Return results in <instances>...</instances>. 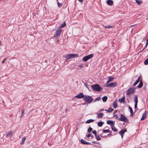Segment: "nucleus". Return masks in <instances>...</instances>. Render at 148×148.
Here are the masks:
<instances>
[{"instance_id": "nucleus-1", "label": "nucleus", "mask_w": 148, "mask_h": 148, "mask_svg": "<svg viewBox=\"0 0 148 148\" xmlns=\"http://www.w3.org/2000/svg\"><path fill=\"white\" fill-rule=\"evenodd\" d=\"M84 100L86 102L89 103H92L93 101V99L91 96L88 95H85Z\"/></svg>"}, {"instance_id": "nucleus-2", "label": "nucleus", "mask_w": 148, "mask_h": 148, "mask_svg": "<svg viewBox=\"0 0 148 148\" xmlns=\"http://www.w3.org/2000/svg\"><path fill=\"white\" fill-rule=\"evenodd\" d=\"M93 90L94 91H99L103 89V88H101L99 84H96L91 85Z\"/></svg>"}, {"instance_id": "nucleus-3", "label": "nucleus", "mask_w": 148, "mask_h": 148, "mask_svg": "<svg viewBox=\"0 0 148 148\" xmlns=\"http://www.w3.org/2000/svg\"><path fill=\"white\" fill-rule=\"evenodd\" d=\"M135 92V88H129L126 92V94L129 95L131 94H134Z\"/></svg>"}, {"instance_id": "nucleus-4", "label": "nucleus", "mask_w": 148, "mask_h": 148, "mask_svg": "<svg viewBox=\"0 0 148 148\" xmlns=\"http://www.w3.org/2000/svg\"><path fill=\"white\" fill-rule=\"evenodd\" d=\"M93 54H90L82 58V60L84 62H86L88 60L90 59L93 57Z\"/></svg>"}, {"instance_id": "nucleus-5", "label": "nucleus", "mask_w": 148, "mask_h": 148, "mask_svg": "<svg viewBox=\"0 0 148 148\" xmlns=\"http://www.w3.org/2000/svg\"><path fill=\"white\" fill-rule=\"evenodd\" d=\"M119 121L126 122L128 121V119L123 114H121L120 115V118L118 119Z\"/></svg>"}, {"instance_id": "nucleus-6", "label": "nucleus", "mask_w": 148, "mask_h": 148, "mask_svg": "<svg viewBox=\"0 0 148 148\" xmlns=\"http://www.w3.org/2000/svg\"><path fill=\"white\" fill-rule=\"evenodd\" d=\"M117 83L116 82H112L110 84H106L105 86L106 87H114L116 86Z\"/></svg>"}, {"instance_id": "nucleus-7", "label": "nucleus", "mask_w": 148, "mask_h": 148, "mask_svg": "<svg viewBox=\"0 0 148 148\" xmlns=\"http://www.w3.org/2000/svg\"><path fill=\"white\" fill-rule=\"evenodd\" d=\"M78 56V55L77 54H71L68 55L66 57V58L67 60H68L70 58L77 57Z\"/></svg>"}, {"instance_id": "nucleus-8", "label": "nucleus", "mask_w": 148, "mask_h": 148, "mask_svg": "<svg viewBox=\"0 0 148 148\" xmlns=\"http://www.w3.org/2000/svg\"><path fill=\"white\" fill-rule=\"evenodd\" d=\"M62 32V29H58L55 34L54 37H56L59 36L60 35Z\"/></svg>"}, {"instance_id": "nucleus-9", "label": "nucleus", "mask_w": 148, "mask_h": 148, "mask_svg": "<svg viewBox=\"0 0 148 148\" xmlns=\"http://www.w3.org/2000/svg\"><path fill=\"white\" fill-rule=\"evenodd\" d=\"M84 96L82 93H80L79 94H78L77 95H76L75 97L78 99H82L84 98Z\"/></svg>"}, {"instance_id": "nucleus-10", "label": "nucleus", "mask_w": 148, "mask_h": 148, "mask_svg": "<svg viewBox=\"0 0 148 148\" xmlns=\"http://www.w3.org/2000/svg\"><path fill=\"white\" fill-rule=\"evenodd\" d=\"M127 131V129H124L123 130H121L119 132V133L121 136V137L122 138H123V135Z\"/></svg>"}, {"instance_id": "nucleus-11", "label": "nucleus", "mask_w": 148, "mask_h": 148, "mask_svg": "<svg viewBox=\"0 0 148 148\" xmlns=\"http://www.w3.org/2000/svg\"><path fill=\"white\" fill-rule=\"evenodd\" d=\"M107 124L110 125L111 127L113 125H114L115 122L113 121L108 120L107 121Z\"/></svg>"}, {"instance_id": "nucleus-12", "label": "nucleus", "mask_w": 148, "mask_h": 148, "mask_svg": "<svg viewBox=\"0 0 148 148\" xmlns=\"http://www.w3.org/2000/svg\"><path fill=\"white\" fill-rule=\"evenodd\" d=\"M141 78H142V77L141 76H140L139 77H138V79L133 84V86H135L136 85L140 82V79Z\"/></svg>"}, {"instance_id": "nucleus-13", "label": "nucleus", "mask_w": 148, "mask_h": 148, "mask_svg": "<svg viewBox=\"0 0 148 148\" xmlns=\"http://www.w3.org/2000/svg\"><path fill=\"white\" fill-rule=\"evenodd\" d=\"M125 97L124 96L121 99H119L118 101L120 103H125Z\"/></svg>"}, {"instance_id": "nucleus-14", "label": "nucleus", "mask_w": 148, "mask_h": 148, "mask_svg": "<svg viewBox=\"0 0 148 148\" xmlns=\"http://www.w3.org/2000/svg\"><path fill=\"white\" fill-rule=\"evenodd\" d=\"M80 142L82 144H83L89 145L90 144L89 143H88L86 141L82 139L81 140Z\"/></svg>"}, {"instance_id": "nucleus-15", "label": "nucleus", "mask_w": 148, "mask_h": 148, "mask_svg": "<svg viewBox=\"0 0 148 148\" xmlns=\"http://www.w3.org/2000/svg\"><path fill=\"white\" fill-rule=\"evenodd\" d=\"M106 2L107 4L109 5H111L113 3V1L111 0H108Z\"/></svg>"}, {"instance_id": "nucleus-16", "label": "nucleus", "mask_w": 148, "mask_h": 148, "mask_svg": "<svg viewBox=\"0 0 148 148\" xmlns=\"http://www.w3.org/2000/svg\"><path fill=\"white\" fill-rule=\"evenodd\" d=\"M114 79V78L112 76L109 77H108V81L107 82V83H108L111 81H112Z\"/></svg>"}, {"instance_id": "nucleus-17", "label": "nucleus", "mask_w": 148, "mask_h": 148, "mask_svg": "<svg viewBox=\"0 0 148 148\" xmlns=\"http://www.w3.org/2000/svg\"><path fill=\"white\" fill-rule=\"evenodd\" d=\"M143 85V83L142 80H141L140 81L139 84L137 86V88H141Z\"/></svg>"}, {"instance_id": "nucleus-18", "label": "nucleus", "mask_w": 148, "mask_h": 148, "mask_svg": "<svg viewBox=\"0 0 148 148\" xmlns=\"http://www.w3.org/2000/svg\"><path fill=\"white\" fill-rule=\"evenodd\" d=\"M113 106L114 108H115L117 107V102L116 100L114 101L113 103Z\"/></svg>"}, {"instance_id": "nucleus-19", "label": "nucleus", "mask_w": 148, "mask_h": 148, "mask_svg": "<svg viewBox=\"0 0 148 148\" xmlns=\"http://www.w3.org/2000/svg\"><path fill=\"white\" fill-rule=\"evenodd\" d=\"M103 113H100L98 114L97 117L99 118H101L103 116Z\"/></svg>"}, {"instance_id": "nucleus-20", "label": "nucleus", "mask_w": 148, "mask_h": 148, "mask_svg": "<svg viewBox=\"0 0 148 148\" xmlns=\"http://www.w3.org/2000/svg\"><path fill=\"white\" fill-rule=\"evenodd\" d=\"M26 139V137H24L22 138L21 141L20 142V144L22 145L23 144L24 142L25 141Z\"/></svg>"}, {"instance_id": "nucleus-21", "label": "nucleus", "mask_w": 148, "mask_h": 148, "mask_svg": "<svg viewBox=\"0 0 148 148\" xmlns=\"http://www.w3.org/2000/svg\"><path fill=\"white\" fill-rule=\"evenodd\" d=\"M113 109L112 108H109L108 110H106L105 111L107 112H111L113 110Z\"/></svg>"}, {"instance_id": "nucleus-22", "label": "nucleus", "mask_w": 148, "mask_h": 148, "mask_svg": "<svg viewBox=\"0 0 148 148\" xmlns=\"http://www.w3.org/2000/svg\"><path fill=\"white\" fill-rule=\"evenodd\" d=\"M94 121H95L94 120H93V119H89V120H88L85 123H90L93 122Z\"/></svg>"}, {"instance_id": "nucleus-23", "label": "nucleus", "mask_w": 148, "mask_h": 148, "mask_svg": "<svg viewBox=\"0 0 148 148\" xmlns=\"http://www.w3.org/2000/svg\"><path fill=\"white\" fill-rule=\"evenodd\" d=\"M107 98H108V97L106 96H105L103 97L102 98V100L103 101V102H106L107 100Z\"/></svg>"}, {"instance_id": "nucleus-24", "label": "nucleus", "mask_w": 148, "mask_h": 148, "mask_svg": "<svg viewBox=\"0 0 148 148\" xmlns=\"http://www.w3.org/2000/svg\"><path fill=\"white\" fill-rule=\"evenodd\" d=\"M146 115V114L145 112V113H144L143 115V116H142V117L141 118V120H144L145 118Z\"/></svg>"}, {"instance_id": "nucleus-25", "label": "nucleus", "mask_w": 148, "mask_h": 148, "mask_svg": "<svg viewBox=\"0 0 148 148\" xmlns=\"http://www.w3.org/2000/svg\"><path fill=\"white\" fill-rule=\"evenodd\" d=\"M103 27H104L105 28H110L114 27V26H110V25H108L106 26L104 25H103Z\"/></svg>"}, {"instance_id": "nucleus-26", "label": "nucleus", "mask_w": 148, "mask_h": 148, "mask_svg": "<svg viewBox=\"0 0 148 148\" xmlns=\"http://www.w3.org/2000/svg\"><path fill=\"white\" fill-rule=\"evenodd\" d=\"M136 2L138 5H140L143 3V1H139L138 0H136Z\"/></svg>"}, {"instance_id": "nucleus-27", "label": "nucleus", "mask_w": 148, "mask_h": 148, "mask_svg": "<svg viewBox=\"0 0 148 148\" xmlns=\"http://www.w3.org/2000/svg\"><path fill=\"white\" fill-rule=\"evenodd\" d=\"M104 123L103 122H99L98 123V125L99 127H101L103 124Z\"/></svg>"}, {"instance_id": "nucleus-28", "label": "nucleus", "mask_w": 148, "mask_h": 148, "mask_svg": "<svg viewBox=\"0 0 148 148\" xmlns=\"http://www.w3.org/2000/svg\"><path fill=\"white\" fill-rule=\"evenodd\" d=\"M129 108L131 113V116H132L133 114V110L132 108L130 106L129 107Z\"/></svg>"}, {"instance_id": "nucleus-29", "label": "nucleus", "mask_w": 148, "mask_h": 148, "mask_svg": "<svg viewBox=\"0 0 148 148\" xmlns=\"http://www.w3.org/2000/svg\"><path fill=\"white\" fill-rule=\"evenodd\" d=\"M134 101L135 102V103H137L138 102V96L136 95L135 96Z\"/></svg>"}, {"instance_id": "nucleus-30", "label": "nucleus", "mask_w": 148, "mask_h": 148, "mask_svg": "<svg viewBox=\"0 0 148 148\" xmlns=\"http://www.w3.org/2000/svg\"><path fill=\"white\" fill-rule=\"evenodd\" d=\"M66 25V24L65 22H64L62 24L60 27V28L64 27H65Z\"/></svg>"}, {"instance_id": "nucleus-31", "label": "nucleus", "mask_w": 148, "mask_h": 148, "mask_svg": "<svg viewBox=\"0 0 148 148\" xmlns=\"http://www.w3.org/2000/svg\"><path fill=\"white\" fill-rule=\"evenodd\" d=\"M95 136L97 140H99L101 139V138L99 135L97 134Z\"/></svg>"}, {"instance_id": "nucleus-32", "label": "nucleus", "mask_w": 148, "mask_h": 148, "mask_svg": "<svg viewBox=\"0 0 148 148\" xmlns=\"http://www.w3.org/2000/svg\"><path fill=\"white\" fill-rule=\"evenodd\" d=\"M112 130L114 132H118V130L116 128L114 127V125H113L111 127Z\"/></svg>"}, {"instance_id": "nucleus-33", "label": "nucleus", "mask_w": 148, "mask_h": 148, "mask_svg": "<svg viewBox=\"0 0 148 148\" xmlns=\"http://www.w3.org/2000/svg\"><path fill=\"white\" fill-rule=\"evenodd\" d=\"M110 132V130H104L102 131V132L104 133H108Z\"/></svg>"}, {"instance_id": "nucleus-34", "label": "nucleus", "mask_w": 148, "mask_h": 148, "mask_svg": "<svg viewBox=\"0 0 148 148\" xmlns=\"http://www.w3.org/2000/svg\"><path fill=\"white\" fill-rule=\"evenodd\" d=\"M12 132L11 131H10L9 132H7L6 133V135L7 136H8V135H11L12 134Z\"/></svg>"}, {"instance_id": "nucleus-35", "label": "nucleus", "mask_w": 148, "mask_h": 148, "mask_svg": "<svg viewBox=\"0 0 148 148\" xmlns=\"http://www.w3.org/2000/svg\"><path fill=\"white\" fill-rule=\"evenodd\" d=\"M144 64L145 65H147L148 64V58L146 59L144 62Z\"/></svg>"}, {"instance_id": "nucleus-36", "label": "nucleus", "mask_w": 148, "mask_h": 148, "mask_svg": "<svg viewBox=\"0 0 148 148\" xmlns=\"http://www.w3.org/2000/svg\"><path fill=\"white\" fill-rule=\"evenodd\" d=\"M92 130V129L91 127H90L88 130V132H90Z\"/></svg>"}, {"instance_id": "nucleus-37", "label": "nucleus", "mask_w": 148, "mask_h": 148, "mask_svg": "<svg viewBox=\"0 0 148 148\" xmlns=\"http://www.w3.org/2000/svg\"><path fill=\"white\" fill-rule=\"evenodd\" d=\"M58 4L59 7H61L62 5V3H60L58 1Z\"/></svg>"}, {"instance_id": "nucleus-38", "label": "nucleus", "mask_w": 148, "mask_h": 148, "mask_svg": "<svg viewBox=\"0 0 148 148\" xmlns=\"http://www.w3.org/2000/svg\"><path fill=\"white\" fill-rule=\"evenodd\" d=\"M100 100V97H99L98 98H96L95 99V101H99Z\"/></svg>"}, {"instance_id": "nucleus-39", "label": "nucleus", "mask_w": 148, "mask_h": 148, "mask_svg": "<svg viewBox=\"0 0 148 148\" xmlns=\"http://www.w3.org/2000/svg\"><path fill=\"white\" fill-rule=\"evenodd\" d=\"M92 133L94 134L95 136H96L97 134V132L96 130H94L92 132Z\"/></svg>"}, {"instance_id": "nucleus-40", "label": "nucleus", "mask_w": 148, "mask_h": 148, "mask_svg": "<svg viewBox=\"0 0 148 148\" xmlns=\"http://www.w3.org/2000/svg\"><path fill=\"white\" fill-rule=\"evenodd\" d=\"M25 111V110L24 109H23L21 110V115H23V114Z\"/></svg>"}, {"instance_id": "nucleus-41", "label": "nucleus", "mask_w": 148, "mask_h": 148, "mask_svg": "<svg viewBox=\"0 0 148 148\" xmlns=\"http://www.w3.org/2000/svg\"><path fill=\"white\" fill-rule=\"evenodd\" d=\"M137 103H135V106H134L135 109H137Z\"/></svg>"}, {"instance_id": "nucleus-42", "label": "nucleus", "mask_w": 148, "mask_h": 148, "mask_svg": "<svg viewBox=\"0 0 148 148\" xmlns=\"http://www.w3.org/2000/svg\"><path fill=\"white\" fill-rule=\"evenodd\" d=\"M79 66L81 68H82L83 67V65L82 64H81L79 65Z\"/></svg>"}, {"instance_id": "nucleus-43", "label": "nucleus", "mask_w": 148, "mask_h": 148, "mask_svg": "<svg viewBox=\"0 0 148 148\" xmlns=\"http://www.w3.org/2000/svg\"><path fill=\"white\" fill-rule=\"evenodd\" d=\"M6 60V58H4V60L2 61L1 63L3 64L4 62Z\"/></svg>"}, {"instance_id": "nucleus-44", "label": "nucleus", "mask_w": 148, "mask_h": 148, "mask_svg": "<svg viewBox=\"0 0 148 148\" xmlns=\"http://www.w3.org/2000/svg\"><path fill=\"white\" fill-rule=\"evenodd\" d=\"M87 137H88V138H89V137H90V136H91V134H89L87 135Z\"/></svg>"}, {"instance_id": "nucleus-45", "label": "nucleus", "mask_w": 148, "mask_h": 148, "mask_svg": "<svg viewBox=\"0 0 148 148\" xmlns=\"http://www.w3.org/2000/svg\"><path fill=\"white\" fill-rule=\"evenodd\" d=\"M114 116L115 117L116 119H117L118 118V116L117 114L114 115Z\"/></svg>"}, {"instance_id": "nucleus-46", "label": "nucleus", "mask_w": 148, "mask_h": 148, "mask_svg": "<svg viewBox=\"0 0 148 148\" xmlns=\"http://www.w3.org/2000/svg\"><path fill=\"white\" fill-rule=\"evenodd\" d=\"M112 135V134H110V133L108 135V136H110Z\"/></svg>"}, {"instance_id": "nucleus-47", "label": "nucleus", "mask_w": 148, "mask_h": 148, "mask_svg": "<svg viewBox=\"0 0 148 148\" xmlns=\"http://www.w3.org/2000/svg\"><path fill=\"white\" fill-rule=\"evenodd\" d=\"M83 0H79V1L80 2H82Z\"/></svg>"}, {"instance_id": "nucleus-48", "label": "nucleus", "mask_w": 148, "mask_h": 148, "mask_svg": "<svg viewBox=\"0 0 148 148\" xmlns=\"http://www.w3.org/2000/svg\"><path fill=\"white\" fill-rule=\"evenodd\" d=\"M147 46H145V47H144V48H143V49H142V50H143L144 49H145V47H146Z\"/></svg>"}, {"instance_id": "nucleus-49", "label": "nucleus", "mask_w": 148, "mask_h": 148, "mask_svg": "<svg viewBox=\"0 0 148 148\" xmlns=\"http://www.w3.org/2000/svg\"><path fill=\"white\" fill-rule=\"evenodd\" d=\"M144 89L145 90H146V87H144Z\"/></svg>"}, {"instance_id": "nucleus-50", "label": "nucleus", "mask_w": 148, "mask_h": 148, "mask_svg": "<svg viewBox=\"0 0 148 148\" xmlns=\"http://www.w3.org/2000/svg\"><path fill=\"white\" fill-rule=\"evenodd\" d=\"M135 25H136L135 24V25H131L130 27H132Z\"/></svg>"}, {"instance_id": "nucleus-51", "label": "nucleus", "mask_w": 148, "mask_h": 148, "mask_svg": "<svg viewBox=\"0 0 148 148\" xmlns=\"http://www.w3.org/2000/svg\"><path fill=\"white\" fill-rule=\"evenodd\" d=\"M93 143H96L95 142H93Z\"/></svg>"}, {"instance_id": "nucleus-52", "label": "nucleus", "mask_w": 148, "mask_h": 148, "mask_svg": "<svg viewBox=\"0 0 148 148\" xmlns=\"http://www.w3.org/2000/svg\"><path fill=\"white\" fill-rule=\"evenodd\" d=\"M104 110L103 109H102L101 110V111H103Z\"/></svg>"}, {"instance_id": "nucleus-53", "label": "nucleus", "mask_w": 148, "mask_h": 148, "mask_svg": "<svg viewBox=\"0 0 148 148\" xmlns=\"http://www.w3.org/2000/svg\"><path fill=\"white\" fill-rule=\"evenodd\" d=\"M82 105H84L85 104V103H83L82 104Z\"/></svg>"}, {"instance_id": "nucleus-54", "label": "nucleus", "mask_w": 148, "mask_h": 148, "mask_svg": "<svg viewBox=\"0 0 148 148\" xmlns=\"http://www.w3.org/2000/svg\"><path fill=\"white\" fill-rule=\"evenodd\" d=\"M143 51V50H142V51H140L139 52H142Z\"/></svg>"}, {"instance_id": "nucleus-55", "label": "nucleus", "mask_w": 148, "mask_h": 148, "mask_svg": "<svg viewBox=\"0 0 148 148\" xmlns=\"http://www.w3.org/2000/svg\"><path fill=\"white\" fill-rule=\"evenodd\" d=\"M92 136H91V138L92 137Z\"/></svg>"}]
</instances>
